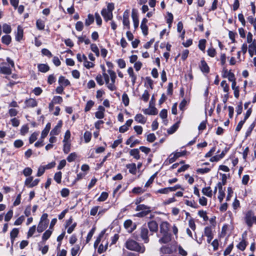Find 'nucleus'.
I'll return each mask as SVG.
<instances>
[{
	"mask_svg": "<svg viewBox=\"0 0 256 256\" xmlns=\"http://www.w3.org/2000/svg\"><path fill=\"white\" fill-rule=\"evenodd\" d=\"M114 9V4L112 3H108L106 8H103L101 14L105 21L112 20L113 18L112 10Z\"/></svg>",
	"mask_w": 256,
	"mask_h": 256,
	"instance_id": "nucleus-1",
	"label": "nucleus"
},
{
	"mask_svg": "<svg viewBox=\"0 0 256 256\" xmlns=\"http://www.w3.org/2000/svg\"><path fill=\"white\" fill-rule=\"evenodd\" d=\"M126 248L131 250H134L143 253L145 250L144 246H140L137 242L132 240H128L126 243Z\"/></svg>",
	"mask_w": 256,
	"mask_h": 256,
	"instance_id": "nucleus-2",
	"label": "nucleus"
},
{
	"mask_svg": "<svg viewBox=\"0 0 256 256\" xmlns=\"http://www.w3.org/2000/svg\"><path fill=\"white\" fill-rule=\"evenodd\" d=\"M254 212L252 210H250L246 213L244 220L249 228H251L254 224Z\"/></svg>",
	"mask_w": 256,
	"mask_h": 256,
	"instance_id": "nucleus-3",
	"label": "nucleus"
},
{
	"mask_svg": "<svg viewBox=\"0 0 256 256\" xmlns=\"http://www.w3.org/2000/svg\"><path fill=\"white\" fill-rule=\"evenodd\" d=\"M186 153V150H184L181 152H175L174 153H172L170 155L166 160V162L168 164H172L175 162L178 158L184 156Z\"/></svg>",
	"mask_w": 256,
	"mask_h": 256,
	"instance_id": "nucleus-4",
	"label": "nucleus"
},
{
	"mask_svg": "<svg viewBox=\"0 0 256 256\" xmlns=\"http://www.w3.org/2000/svg\"><path fill=\"white\" fill-rule=\"evenodd\" d=\"M224 184V182H223L222 183L219 182L218 183L219 194L218 196V198L220 202L222 201L225 196L224 190L222 188V186Z\"/></svg>",
	"mask_w": 256,
	"mask_h": 256,
	"instance_id": "nucleus-5",
	"label": "nucleus"
},
{
	"mask_svg": "<svg viewBox=\"0 0 256 256\" xmlns=\"http://www.w3.org/2000/svg\"><path fill=\"white\" fill-rule=\"evenodd\" d=\"M12 72L11 69L6 63L0 64V73L4 74H10Z\"/></svg>",
	"mask_w": 256,
	"mask_h": 256,
	"instance_id": "nucleus-6",
	"label": "nucleus"
},
{
	"mask_svg": "<svg viewBox=\"0 0 256 256\" xmlns=\"http://www.w3.org/2000/svg\"><path fill=\"white\" fill-rule=\"evenodd\" d=\"M160 251L164 254H170L175 251V249L172 246L166 245L162 246L160 249Z\"/></svg>",
	"mask_w": 256,
	"mask_h": 256,
	"instance_id": "nucleus-7",
	"label": "nucleus"
},
{
	"mask_svg": "<svg viewBox=\"0 0 256 256\" xmlns=\"http://www.w3.org/2000/svg\"><path fill=\"white\" fill-rule=\"evenodd\" d=\"M122 23L124 26L128 29L130 28V23L129 20V12L128 10L125 11L123 14Z\"/></svg>",
	"mask_w": 256,
	"mask_h": 256,
	"instance_id": "nucleus-8",
	"label": "nucleus"
},
{
	"mask_svg": "<svg viewBox=\"0 0 256 256\" xmlns=\"http://www.w3.org/2000/svg\"><path fill=\"white\" fill-rule=\"evenodd\" d=\"M148 230L145 227H142L140 230V236L147 243L148 242Z\"/></svg>",
	"mask_w": 256,
	"mask_h": 256,
	"instance_id": "nucleus-9",
	"label": "nucleus"
},
{
	"mask_svg": "<svg viewBox=\"0 0 256 256\" xmlns=\"http://www.w3.org/2000/svg\"><path fill=\"white\" fill-rule=\"evenodd\" d=\"M105 108L104 106H100L98 107V110L95 113V116L97 118L102 119L104 116Z\"/></svg>",
	"mask_w": 256,
	"mask_h": 256,
	"instance_id": "nucleus-10",
	"label": "nucleus"
},
{
	"mask_svg": "<svg viewBox=\"0 0 256 256\" xmlns=\"http://www.w3.org/2000/svg\"><path fill=\"white\" fill-rule=\"evenodd\" d=\"M144 114L149 115H156L158 114L157 109L154 106H150L148 108H145L142 110Z\"/></svg>",
	"mask_w": 256,
	"mask_h": 256,
	"instance_id": "nucleus-11",
	"label": "nucleus"
},
{
	"mask_svg": "<svg viewBox=\"0 0 256 256\" xmlns=\"http://www.w3.org/2000/svg\"><path fill=\"white\" fill-rule=\"evenodd\" d=\"M169 224L166 222H163L160 225V233L166 234L168 233Z\"/></svg>",
	"mask_w": 256,
	"mask_h": 256,
	"instance_id": "nucleus-12",
	"label": "nucleus"
},
{
	"mask_svg": "<svg viewBox=\"0 0 256 256\" xmlns=\"http://www.w3.org/2000/svg\"><path fill=\"white\" fill-rule=\"evenodd\" d=\"M162 236L160 239L159 242L162 244H166L171 240L170 234L169 233L162 234Z\"/></svg>",
	"mask_w": 256,
	"mask_h": 256,
	"instance_id": "nucleus-13",
	"label": "nucleus"
},
{
	"mask_svg": "<svg viewBox=\"0 0 256 256\" xmlns=\"http://www.w3.org/2000/svg\"><path fill=\"white\" fill-rule=\"evenodd\" d=\"M25 104L26 107L34 108L37 106L38 102L35 99L30 98L26 100L25 101Z\"/></svg>",
	"mask_w": 256,
	"mask_h": 256,
	"instance_id": "nucleus-14",
	"label": "nucleus"
},
{
	"mask_svg": "<svg viewBox=\"0 0 256 256\" xmlns=\"http://www.w3.org/2000/svg\"><path fill=\"white\" fill-rule=\"evenodd\" d=\"M148 226L150 231L152 232H156L158 230V224L154 220H152L148 223Z\"/></svg>",
	"mask_w": 256,
	"mask_h": 256,
	"instance_id": "nucleus-15",
	"label": "nucleus"
},
{
	"mask_svg": "<svg viewBox=\"0 0 256 256\" xmlns=\"http://www.w3.org/2000/svg\"><path fill=\"white\" fill-rule=\"evenodd\" d=\"M24 31L22 26H18L17 28V32L16 35V40L20 42L23 37Z\"/></svg>",
	"mask_w": 256,
	"mask_h": 256,
	"instance_id": "nucleus-16",
	"label": "nucleus"
},
{
	"mask_svg": "<svg viewBox=\"0 0 256 256\" xmlns=\"http://www.w3.org/2000/svg\"><path fill=\"white\" fill-rule=\"evenodd\" d=\"M248 52L251 57L256 54V42L254 40L248 46Z\"/></svg>",
	"mask_w": 256,
	"mask_h": 256,
	"instance_id": "nucleus-17",
	"label": "nucleus"
},
{
	"mask_svg": "<svg viewBox=\"0 0 256 256\" xmlns=\"http://www.w3.org/2000/svg\"><path fill=\"white\" fill-rule=\"evenodd\" d=\"M62 126V122L60 121L58 124L51 130L50 132V136H55L58 135L60 132V128H61Z\"/></svg>",
	"mask_w": 256,
	"mask_h": 256,
	"instance_id": "nucleus-18",
	"label": "nucleus"
},
{
	"mask_svg": "<svg viewBox=\"0 0 256 256\" xmlns=\"http://www.w3.org/2000/svg\"><path fill=\"white\" fill-rule=\"evenodd\" d=\"M128 73L130 76L131 78L132 85H134L136 80V76L134 74L133 68L132 67H130L128 69Z\"/></svg>",
	"mask_w": 256,
	"mask_h": 256,
	"instance_id": "nucleus-19",
	"label": "nucleus"
},
{
	"mask_svg": "<svg viewBox=\"0 0 256 256\" xmlns=\"http://www.w3.org/2000/svg\"><path fill=\"white\" fill-rule=\"evenodd\" d=\"M200 68L202 72L208 73L210 71V68L206 62L204 60L200 61Z\"/></svg>",
	"mask_w": 256,
	"mask_h": 256,
	"instance_id": "nucleus-20",
	"label": "nucleus"
},
{
	"mask_svg": "<svg viewBox=\"0 0 256 256\" xmlns=\"http://www.w3.org/2000/svg\"><path fill=\"white\" fill-rule=\"evenodd\" d=\"M126 168L128 169L129 172L132 174H136V164L134 163L129 164L126 165Z\"/></svg>",
	"mask_w": 256,
	"mask_h": 256,
	"instance_id": "nucleus-21",
	"label": "nucleus"
},
{
	"mask_svg": "<svg viewBox=\"0 0 256 256\" xmlns=\"http://www.w3.org/2000/svg\"><path fill=\"white\" fill-rule=\"evenodd\" d=\"M134 120L138 123L144 124L146 122V118L142 114H138L135 116Z\"/></svg>",
	"mask_w": 256,
	"mask_h": 256,
	"instance_id": "nucleus-22",
	"label": "nucleus"
},
{
	"mask_svg": "<svg viewBox=\"0 0 256 256\" xmlns=\"http://www.w3.org/2000/svg\"><path fill=\"white\" fill-rule=\"evenodd\" d=\"M48 222H40L38 226L37 231L38 232H42L48 227Z\"/></svg>",
	"mask_w": 256,
	"mask_h": 256,
	"instance_id": "nucleus-23",
	"label": "nucleus"
},
{
	"mask_svg": "<svg viewBox=\"0 0 256 256\" xmlns=\"http://www.w3.org/2000/svg\"><path fill=\"white\" fill-rule=\"evenodd\" d=\"M202 193L210 198L212 196V192L210 186L204 188L202 190Z\"/></svg>",
	"mask_w": 256,
	"mask_h": 256,
	"instance_id": "nucleus-24",
	"label": "nucleus"
},
{
	"mask_svg": "<svg viewBox=\"0 0 256 256\" xmlns=\"http://www.w3.org/2000/svg\"><path fill=\"white\" fill-rule=\"evenodd\" d=\"M58 82L62 86H65L70 84V81L68 79L65 78L63 76H60L59 78Z\"/></svg>",
	"mask_w": 256,
	"mask_h": 256,
	"instance_id": "nucleus-25",
	"label": "nucleus"
},
{
	"mask_svg": "<svg viewBox=\"0 0 256 256\" xmlns=\"http://www.w3.org/2000/svg\"><path fill=\"white\" fill-rule=\"evenodd\" d=\"M19 230L18 228H14L12 230L10 233V236L12 240V242L13 243L14 238L17 237L18 234Z\"/></svg>",
	"mask_w": 256,
	"mask_h": 256,
	"instance_id": "nucleus-26",
	"label": "nucleus"
},
{
	"mask_svg": "<svg viewBox=\"0 0 256 256\" xmlns=\"http://www.w3.org/2000/svg\"><path fill=\"white\" fill-rule=\"evenodd\" d=\"M130 154L136 160H138L140 158L139 150L138 148L131 150L130 152Z\"/></svg>",
	"mask_w": 256,
	"mask_h": 256,
	"instance_id": "nucleus-27",
	"label": "nucleus"
},
{
	"mask_svg": "<svg viewBox=\"0 0 256 256\" xmlns=\"http://www.w3.org/2000/svg\"><path fill=\"white\" fill-rule=\"evenodd\" d=\"M52 230H46L43 234L42 236V242H45L47 240H48L50 237V236L52 234Z\"/></svg>",
	"mask_w": 256,
	"mask_h": 256,
	"instance_id": "nucleus-28",
	"label": "nucleus"
},
{
	"mask_svg": "<svg viewBox=\"0 0 256 256\" xmlns=\"http://www.w3.org/2000/svg\"><path fill=\"white\" fill-rule=\"evenodd\" d=\"M38 70L42 72H46L50 70V67L46 64H40L38 66Z\"/></svg>",
	"mask_w": 256,
	"mask_h": 256,
	"instance_id": "nucleus-29",
	"label": "nucleus"
},
{
	"mask_svg": "<svg viewBox=\"0 0 256 256\" xmlns=\"http://www.w3.org/2000/svg\"><path fill=\"white\" fill-rule=\"evenodd\" d=\"M12 40L11 36L10 35H5L2 36V42L3 44L8 45Z\"/></svg>",
	"mask_w": 256,
	"mask_h": 256,
	"instance_id": "nucleus-30",
	"label": "nucleus"
},
{
	"mask_svg": "<svg viewBox=\"0 0 256 256\" xmlns=\"http://www.w3.org/2000/svg\"><path fill=\"white\" fill-rule=\"evenodd\" d=\"M132 18L134 27L135 28H137L139 25V20L138 16L136 14L132 13Z\"/></svg>",
	"mask_w": 256,
	"mask_h": 256,
	"instance_id": "nucleus-31",
	"label": "nucleus"
},
{
	"mask_svg": "<svg viewBox=\"0 0 256 256\" xmlns=\"http://www.w3.org/2000/svg\"><path fill=\"white\" fill-rule=\"evenodd\" d=\"M108 72L110 75V81L112 82L115 83L116 79V72L112 70H108Z\"/></svg>",
	"mask_w": 256,
	"mask_h": 256,
	"instance_id": "nucleus-32",
	"label": "nucleus"
},
{
	"mask_svg": "<svg viewBox=\"0 0 256 256\" xmlns=\"http://www.w3.org/2000/svg\"><path fill=\"white\" fill-rule=\"evenodd\" d=\"M247 246L246 242L244 240H242L237 246L236 247L238 248L240 250H244L246 249V248Z\"/></svg>",
	"mask_w": 256,
	"mask_h": 256,
	"instance_id": "nucleus-33",
	"label": "nucleus"
},
{
	"mask_svg": "<svg viewBox=\"0 0 256 256\" xmlns=\"http://www.w3.org/2000/svg\"><path fill=\"white\" fill-rule=\"evenodd\" d=\"M64 143L63 150L64 152L67 154L70 150V144L68 142H63Z\"/></svg>",
	"mask_w": 256,
	"mask_h": 256,
	"instance_id": "nucleus-34",
	"label": "nucleus"
},
{
	"mask_svg": "<svg viewBox=\"0 0 256 256\" xmlns=\"http://www.w3.org/2000/svg\"><path fill=\"white\" fill-rule=\"evenodd\" d=\"M2 30L4 33L6 34H10L12 32V28L10 25L4 24L2 26Z\"/></svg>",
	"mask_w": 256,
	"mask_h": 256,
	"instance_id": "nucleus-35",
	"label": "nucleus"
},
{
	"mask_svg": "<svg viewBox=\"0 0 256 256\" xmlns=\"http://www.w3.org/2000/svg\"><path fill=\"white\" fill-rule=\"evenodd\" d=\"M62 177V173L61 172H56L54 176V180L58 184H60L61 182Z\"/></svg>",
	"mask_w": 256,
	"mask_h": 256,
	"instance_id": "nucleus-36",
	"label": "nucleus"
},
{
	"mask_svg": "<svg viewBox=\"0 0 256 256\" xmlns=\"http://www.w3.org/2000/svg\"><path fill=\"white\" fill-rule=\"evenodd\" d=\"M186 204L194 208H198L199 207L198 205L194 200H186Z\"/></svg>",
	"mask_w": 256,
	"mask_h": 256,
	"instance_id": "nucleus-37",
	"label": "nucleus"
},
{
	"mask_svg": "<svg viewBox=\"0 0 256 256\" xmlns=\"http://www.w3.org/2000/svg\"><path fill=\"white\" fill-rule=\"evenodd\" d=\"M36 25L37 28L40 30H44L45 26L44 22L42 20H37Z\"/></svg>",
	"mask_w": 256,
	"mask_h": 256,
	"instance_id": "nucleus-38",
	"label": "nucleus"
},
{
	"mask_svg": "<svg viewBox=\"0 0 256 256\" xmlns=\"http://www.w3.org/2000/svg\"><path fill=\"white\" fill-rule=\"evenodd\" d=\"M122 101L124 104L126 106L129 104V98L128 94L126 93L123 94L122 95Z\"/></svg>",
	"mask_w": 256,
	"mask_h": 256,
	"instance_id": "nucleus-39",
	"label": "nucleus"
},
{
	"mask_svg": "<svg viewBox=\"0 0 256 256\" xmlns=\"http://www.w3.org/2000/svg\"><path fill=\"white\" fill-rule=\"evenodd\" d=\"M224 70L225 73L226 74V76L230 81L233 82L236 80L234 75L233 73L230 72H228L227 70Z\"/></svg>",
	"mask_w": 256,
	"mask_h": 256,
	"instance_id": "nucleus-40",
	"label": "nucleus"
},
{
	"mask_svg": "<svg viewBox=\"0 0 256 256\" xmlns=\"http://www.w3.org/2000/svg\"><path fill=\"white\" fill-rule=\"evenodd\" d=\"M255 126L254 122H252L248 128L246 132V137L247 138L250 136L252 131L253 130Z\"/></svg>",
	"mask_w": 256,
	"mask_h": 256,
	"instance_id": "nucleus-41",
	"label": "nucleus"
},
{
	"mask_svg": "<svg viewBox=\"0 0 256 256\" xmlns=\"http://www.w3.org/2000/svg\"><path fill=\"white\" fill-rule=\"evenodd\" d=\"M94 22V18L91 14H89L88 18L86 20L85 24L86 26H90Z\"/></svg>",
	"mask_w": 256,
	"mask_h": 256,
	"instance_id": "nucleus-42",
	"label": "nucleus"
},
{
	"mask_svg": "<svg viewBox=\"0 0 256 256\" xmlns=\"http://www.w3.org/2000/svg\"><path fill=\"white\" fill-rule=\"evenodd\" d=\"M91 50L96 54L97 56H100V52L98 47L96 44H92L90 45Z\"/></svg>",
	"mask_w": 256,
	"mask_h": 256,
	"instance_id": "nucleus-43",
	"label": "nucleus"
},
{
	"mask_svg": "<svg viewBox=\"0 0 256 256\" xmlns=\"http://www.w3.org/2000/svg\"><path fill=\"white\" fill-rule=\"evenodd\" d=\"M84 138L86 143L90 142L92 138L91 133L88 131L86 132L84 134Z\"/></svg>",
	"mask_w": 256,
	"mask_h": 256,
	"instance_id": "nucleus-44",
	"label": "nucleus"
},
{
	"mask_svg": "<svg viewBox=\"0 0 256 256\" xmlns=\"http://www.w3.org/2000/svg\"><path fill=\"white\" fill-rule=\"evenodd\" d=\"M136 211L142 210L143 212L146 210H150V208L144 204H139L136 206Z\"/></svg>",
	"mask_w": 256,
	"mask_h": 256,
	"instance_id": "nucleus-45",
	"label": "nucleus"
},
{
	"mask_svg": "<svg viewBox=\"0 0 256 256\" xmlns=\"http://www.w3.org/2000/svg\"><path fill=\"white\" fill-rule=\"evenodd\" d=\"M198 216L202 218L204 221H206L208 220V216L206 214V212L204 210H199L198 212Z\"/></svg>",
	"mask_w": 256,
	"mask_h": 256,
	"instance_id": "nucleus-46",
	"label": "nucleus"
},
{
	"mask_svg": "<svg viewBox=\"0 0 256 256\" xmlns=\"http://www.w3.org/2000/svg\"><path fill=\"white\" fill-rule=\"evenodd\" d=\"M80 247L76 245L73 247L71 250V254L72 256H76L80 250Z\"/></svg>",
	"mask_w": 256,
	"mask_h": 256,
	"instance_id": "nucleus-47",
	"label": "nucleus"
},
{
	"mask_svg": "<svg viewBox=\"0 0 256 256\" xmlns=\"http://www.w3.org/2000/svg\"><path fill=\"white\" fill-rule=\"evenodd\" d=\"M132 224H133L131 220H126L124 222V227L126 228H130L131 230H134V228H131ZM134 227H135V226H134Z\"/></svg>",
	"mask_w": 256,
	"mask_h": 256,
	"instance_id": "nucleus-48",
	"label": "nucleus"
},
{
	"mask_svg": "<svg viewBox=\"0 0 256 256\" xmlns=\"http://www.w3.org/2000/svg\"><path fill=\"white\" fill-rule=\"evenodd\" d=\"M94 105V102L92 101V100H88L86 104V106H85V108H84V111L85 112H88L89 111L91 108Z\"/></svg>",
	"mask_w": 256,
	"mask_h": 256,
	"instance_id": "nucleus-49",
	"label": "nucleus"
},
{
	"mask_svg": "<svg viewBox=\"0 0 256 256\" xmlns=\"http://www.w3.org/2000/svg\"><path fill=\"white\" fill-rule=\"evenodd\" d=\"M178 127V123H176L171 126L168 130V132L170 134H172L174 132Z\"/></svg>",
	"mask_w": 256,
	"mask_h": 256,
	"instance_id": "nucleus-50",
	"label": "nucleus"
},
{
	"mask_svg": "<svg viewBox=\"0 0 256 256\" xmlns=\"http://www.w3.org/2000/svg\"><path fill=\"white\" fill-rule=\"evenodd\" d=\"M84 66L88 69H90V68H92L94 66V64L92 62H90L88 61L87 58L86 60H84Z\"/></svg>",
	"mask_w": 256,
	"mask_h": 256,
	"instance_id": "nucleus-51",
	"label": "nucleus"
},
{
	"mask_svg": "<svg viewBox=\"0 0 256 256\" xmlns=\"http://www.w3.org/2000/svg\"><path fill=\"white\" fill-rule=\"evenodd\" d=\"M107 88L111 91H114L116 90V86H115L114 83L112 82H108L106 84Z\"/></svg>",
	"mask_w": 256,
	"mask_h": 256,
	"instance_id": "nucleus-52",
	"label": "nucleus"
},
{
	"mask_svg": "<svg viewBox=\"0 0 256 256\" xmlns=\"http://www.w3.org/2000/svg\"><path fill=\"white\" fill-rule=\"evenodd\" d=\"M78 42H84L86 44H90V40L86 38V36H79L78 38Z\"/></svg>",
	"mask_w": 256,
	"mask_h": 256,
	"instance_id": "nucleus-53",
	"label": "nucleus"
},
{
	"mask_svg": "<svg viewBox=\"0 0 256 256\" xmlns=\"http://www.w3.org/2000/svg\"><path fill=\"white\" fill-rule=\"evenodd\" d=\"M206 42V40L204 39L200 40L199 41L198 48L200 50L204 51L205 50Z\"/></svg>",
	"mask_w": 256,
	"mask_h": 256,
	"instance_id": "nucleus-54",
	"label": "nucleus"
},
{
	"mask_svg": "<svg viewBox=\"0 0 256 256\" xmlns=\"http://www.w3.org/2000/svg\"><path fill=\"white\" fill-rule=\"evenodd\" d=\"M104 232H102L100 234V235L98 236V238H96V240L95 241L94 243V247L95 248H96L98 244H100V240H101V238H102L104 234Z\"/></svg>",
	"mask_w": 256,
	"mask_h": 256,
	"instance_id": "nucleus-55",
	"label": "nucleus"
},
{
	"mask_svg": "<svg viewBox=\"0 0 256 256\" xmlns=\"http://www.w3.org/2000/svg\"><path fill=\"white\" fill-rule=\"evenodd\" d=\"M76 156L77 155L76 152H72L68 156L67 160L70 162H72L76 160Z\"/></svg>",
	"mask_w": 256,
	"mask_h": 256,
	"instance_id": "nucleus-56",
	"label": "nucleus"
},
{
	"mask_svg": "<svg viewBox=\"0 0 256 256\" xmlns=\"http://www.w3.org/2000/svg\"><path fill=\"white\" fill-rule=\"evenodd\" d=\"M36 226H33L29 228V230L28 232L27 237L28 238H30L36 232Z\"/></svg>",
	"mask_w": 256,
	"mask_h": 256,
	"instance_id": "nucleus-57",
	"label": "nucleus"
},
{
	"mask_svg": "<svg viewBox=\"0 0 256 256\" xmlns=\"http://www.w3.org/2000/svg\"><path fill=\"white\" fill-rule=\"evenodd\" d=\"M220 85L223 88V90L226 92H228L229 90V86L227 84L226 80H222L221 82Z\"/></svg>",
	"mask_w": 256,
	"mask_h": 256,
	"instance_id": "nucleus-58",
	"label": "nucleus"
},
{
	"mask_svg": "<svg viewBox=\"0 0 256 256\" xmlns=\"http://www.w3.org/2000/svg\"><path fill=\"white\" fill-rule=\"evenodd\" d=\"M168 116L167 110L166 109L162 110L160 113V116L164 120H166Z\"/></svg>",
	"mask_w": 256,
	"mask_h": 256,
	"instance_id": "nucleus-59",
	"label": "nucleus"
},
{
	"mask_svg": "<svg viewBox=\"0 0 256 256\" xmlns=\"http://www.w3.org/2000/svg\"><path fill=\"white\" fill-rule=\"evenodd\" d=\"M233 247H234V245L233 244H230L226 248V250H224V256H226L228 254H229L231 251L232 250V248H233Z\"/></svg>",
	"mask_w": 256,
	"mask_h": 256,
	"instance_id": "nucleus-60",
	"label": "nucleus"
},
{
	"mask_svg": "<svg viewBox=\"0 0 256 256\" xmlns=\"http://www.w3.org/2000/svg\"><path fill=\"white\" fill-rule=\"evenodd\" d=\"M70 194V190L66 188H62L60 191V194L64 198L67 197Z\"/></svg>",
	"mask_w": 256,
	"mask_h": 256,
	"instance_id": "nucleus-61",
	"label": "nucleus"
},
{
	"mask_svg": "<svg viewBox=\"0 0 256 256\" xmlns=\"http://www.w3.org/2000/svg\"><path fill=\"white\" fill-rule=\"evenodd\" d=\"M14 145L16 148H20L24 145V142L21 140H17L14 142Z\"/></svg>",
	"mask_w": 256,
	"mask_h": 256,
	"instance_id": "nucleus-62",
	"label": "nucleus"
},
{
	"mask_svg": "<svg viewBox=\"0 0 256 256\" xmlns=\"http://www.w3.org/2000/svg\"><path fill=\"white\" fill-rule=\"evenodd\" d=\"M150 94L147 90H145L142 96V99L145 102H147L149 99Z\"/></svg>",
	"mask_w": 256,
	"mask_h": 256,
	"instance_id": "nucleus-63",
	"label": "nucleus"
},
{
	"mask_svg": "<svg viewBox=\"0 0 256 256\" xmlns=\"http://www.w3.org/2000/svg\"><path fill=\"white\" fill-rule=\"evenodd\" d=\"M108 197V194L106 192H102L98 198L99 202H104L106 200Z\"/></svg>",
	"mask_w": 256,
	"mask_h": 256,
	"instance_id": "nucleus-64",
	"label": "nucleus"
}]
</instances>
